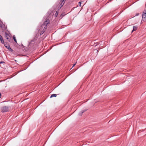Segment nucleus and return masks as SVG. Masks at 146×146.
Returning a JSON list of instances; mask_svg holds the SVG:
<instances>
[{
  "instance_id": "obj_11",
  "label": "nucleus",
  "mask_w": 146,
  "mask_h": 146,
  "mask_svg": "<svg viewBox=\"0 0 146 146\" xmlns=\"http://www.w3.org/2000/svg\"><path fill=\"white\" fill-rule=\"evenodd\" d=\"M3 44H4L5 47H6V46H8L9 45V44L7 42H4V43H3Z\"/></svg>"
},
{
  "instance_id": "obj_7",
  "label": "nucleus",
  "mask_w": 146,
  "mask_h": 146,
  "mask_svg": "<svg viewBox=\"0 0 146 146\" xmlns=\"http://www.w3.org/2000/svg\"><path fill=\"white\" fill-rule=\"evenodd\" d=\"M137 29V26H133V30L132 32L133 31H136Z\"/></svg>"
},
{
  "instance_id": "obj_10",
  "label": "nucleus",
  "mask_w": 146,
  "mask_h": 146,
  "mask_svg": "<svg viewBox=\"0 0 146 146\" xmlns=\"http://www.w3.org/2000/svg\"><path fill=\"white\" fill-rule=\"evenodd\" d=\"M56 96H57V95L56 94H52L51 96H50V98H52V97H56Z\"/></svg>"
},
{
  "instance_id": "obj_19",
  "label": "nucleus",
  "mask_w": 146,
  "mask_h": 146,
  "mask_svg": "<svg viewBox=\"0 0 146 146\" xmlns=\"http://www.w3.org/2000/svg\"><path fill=\"white\" fill-rule=\"evenodd\" d=\"M139 13H137V14L136 15V16H137V15H139Z\"/></svg>"
},
{
  "instance_id": "obj_15",
  "label": "nucleus",
  "mask_w": 146,
  "mask_h": 146,
  "mask_svg": "<svg viewBox=\"0 0 146 146\" xmlns=\"http://www.w3.org/2000/svg\"><path fill=\"white\" fill-rule=\"evenodd\" d=\"M81 2H79V3H78V4H79V6H80V7H81Z\"/></svg>"
},
{
  "instance_id": "obj_16",
  "label": "nucleus",
  "mask_w": 146,
  "mask_h": 146,
  "mask_svg": "<svg viewBox=\"0 0 146 146\" xmlns=\"http://www.w3.org/2000/svg\"><path fill=\"white\" fill-rule=\"evenodd\" d=\"M5 63V62L3 61H0V64H3V63Z\"/></svg>"
},
{
  "instance_id": "obj_18",
  "label": "nucleus",
  "mask_w": 146,
  "mask_h": 146,
  "mask_svg": "<svg viewBox=\"0 0 146 146\" xmlns=\"http://www.w3.org/2000/svg\"><path fill=\"white\" fill-rule=\"evenodd\" d=\"M1 93H0V98H1Z\"/></svg>"
},
{
  "instance_id": "obj_8",
  "label": "nucleus",
  "mask_w": 146,
  "mask_h": 146,
  "mask_svg": "<svg viewBox=\"0 0 146 146\" xmlns=\"http://www.w3.org/2000/svg\"><path fill=\"white\" fill-rule=\"evenodd\" d=\"M5 47L7 48L10 51H12V49L11 48L9 45H8V46H6Z\"/></svg>"
},
{
  "instance_id": "obj_4",
  "label": "nucleus",
  "mask_w": 146,
  "mask_h": 146,
  "mask_svg": "<svg viewBox=\"0 0 146 146\" xmlns=\"http://www.w3.org/2000/svg\"><path fill=\"white\" fill-rule=\"evenodd\" d=\"M5 36L8 41H10V37L9 35L6 32L5 33Z\"/></svg>"
},
{
  "instance_id": "obj_6",
  "label": "nucleus",
  "mask_w": 146,
  "mask_h": 146,
  "mask_svg": "<svg viewBox=\"0 0 146 146\" xmlns=\"http://www.w3.org/2000/svg\"><path fill=\"white\" fill-rule=\"evenodd\" d=\"M86 110H82V111L81 112H80L79 113V115H82V114L85 111H86Z\"/></svg>"
},
{
  "instance_id": "obj_1",
  "label": "nucleus",
  "mask_w": 146,
  "mask_h": 146,
  "mask_svg": "<svg viewBox=\"0 0 146 146\" xmlns=\"http://www.w3.org/2000/svg\"><path fill=\"white\" fill-rule=\"evenodd\" d=\"M49 20L48 19H47L44 23L43 24H42L40 27L38 29V31H41L40 32V35L43 34L45 31V30L47 28V25L49 24Z\"/></svg>"
},
{
  "instance_id": "obj_2",
  "label": "nucleus",
  "mask_w": 146,
  "mask_h": 146,
  "mask_svg": "<svg viewBox=\"0 0 146 146\" xmlns=\"http://www.w3.org/2000/svg\"><path fill=\"white\" fill-rule=\"evenodd\" d=\"M2 111L3 112H6L8 111L9 110L8 107L6 106H4L3 107L1 108Z\"/></svg>"
},
{
  "instance_id": "obj_13",
  "label": "nucleus",
  "mask_w": 146,
  "mask_h": 146,
  "mask_svg": "<svg viewBox=\"0 0 146 146\" xmlns=\"http://www.w3.org/2000/svg\"><path fill=\"white\" fill-rule=\"evenodd\" d=\"M13 39L14 40V41L16 42H17V40H16V38H15V36H13Z\"/></svg>"
},
{
  "instance_id": "obj_5",
  "label": "nucleus",
  "mask_w": 146,
  "mask_h": 146,
  "mask_svg": "<svg viewBox=\"0 0 146 146\" xmlns=\"http://www.w3.org/2000/svg\"><path fill=\"white\" fill-rule=\"evenodd\" d=\"M0 40L2 43H4V41L2 36L0 35Z\"/></svg>"
},
{
  "instance_id": "obj_14",
  "label": "nucleus",
  "mask_w": 146,
  "mask_h": 146,
  "mask_svg": "<svg viewBox=\"0 0 146 146\" xmlns=\"http://www.w3.org/2000/svg\"><path fill=\"white\" fill-rule=\"evenodd\" d=\"M4 26V25H3L2 24L0 23V27L1 28H2Z\"/></svg>"
},
{
  "instance_id": "obj_17",
  "label": "nucleus",
  "mask_w": 146,
  "mask_h": 146,
  "mask_svg": "<svg viewBox=\"0 0 146 146\" xmlns=\"http://www.w3.org/2000/svg\"><path fill=\"white\" fill-rule=\"evenodd\" d=\"M75 65H76V64H74L73 65V66H72V67H74V66H75Z\"/></svg>"
},
{
  "instance_id": "obj_9",
  "label": "nucleus",
  "mask_w": 146,
  "mask_h": 146,
  "mask_svg": "<svg viewBox=\"0 0 146 146\" xmlns=\"http://www.w3.org/2000/svg\"><path fill=\"white\" fill-rule=\"evenodd\" d=\"M61 1L62 2L60 5V6H61L60 8H61V7L62 6L64 5V3L65 2L64 1V2H62V0H61Z\"/></svg>"
},
{
  "instance_id": "obj_12",
  "label": "nucleus",
  "mask_w": 146,
  "mask_h": 146,
  "mask_svg": "<svg viewBox=\"0 0 146 146\" xmlns=\"http://www.w3.org/2000/svg\"><path fill=\"white\" fill-rule=\"evenodd\" d=\"M58 14V12L57 11H56V13L55 14V16L56 17H57V16Z\"/></svg>"
},
{
  "instance_id": "obj_3",
  "label": "nucleus",
  "mask_w": 146,
  "mask_h": 146,
  "mask_svg": "<svg viewBox=\"0 0 146 146\" xmlns=\"http://www.w3.org/2000/svg\"><path fill=\"white\" fill-rule=\"evenodd\" d=\"M143 13L142 15V20L144 21H146V10L143 11Z\"/></svg>"
}]
</instances>
